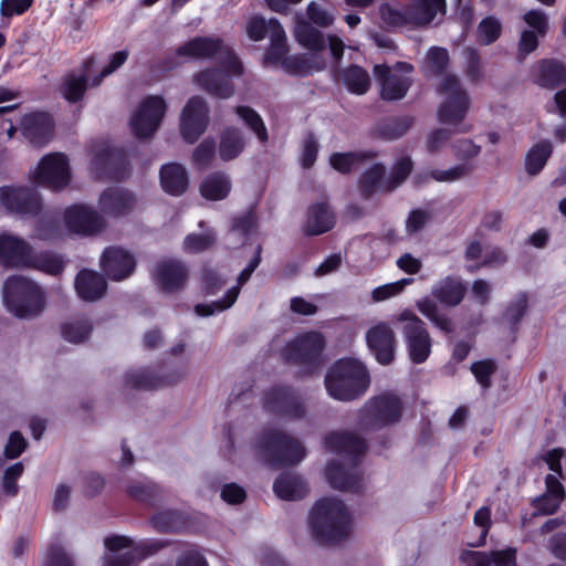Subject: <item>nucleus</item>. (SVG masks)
I'll return each instance as SVG.
<instances>
[{"label":"nucleus","instance_id":"obj_1","mask_svg":"<svg viewBox=\"0 0 566 566\" xmlns=\"http://www.w3.org/2000/svg\"><path fill=\"white\" fill-rule=\"evenodd\" d=\"M328 450L346 458V463L332 462L326 468V479L332 488L358 492L361 475L358 470L359 457L366 450L365 441L349 432H333L325 439Z\"/></svg>","mask_w":566,"mask_h":566},{"label":"nucleus","instance_id":"obj_2","mask_svg":"<svg viewBox=\"0 0 566 566\" xmlns=\"http://www.w3.org/2000/svg\"><path fill=\"white\" fill-rule=\"evenodd\" d=\"M311 526L318 541L335 544L349 536L352 518L348 509L340 500L324 497L311 512Z\"/></svg>","mask_w":566,"mask_h":566},{"label":"nucleus","instance_id":"obj_3","mask_svg":"<svg viewBox=\"0 0 566 566\" xmlns=\"http://www.w3.org/2000/svg\"><path fill=\"white\" fill-rule=\"evenodd\" d=\"M467 287L464 283L454 276L448 275L436 282L431 289L430 297H423L417 302V308L436 327L444 333L453 332L452 321L441 312L436 301L447 306L454 307L464 298Z\"/></svg>","mask_w":566,"mask_h":566},{"label":"nucleus","instance_id":"obj_4","mask_svg":"<svg viewBox=\"0 0 566 566\" xmlns=\"http://www.w3.org/2000/svg\"><path fill=\"white\" fill-rule=\"evenodd\" d=\"M369 382L365 366L350 358L336 361L325 377L328 395L343 401L354 400L364 395Z\"/></svg>","mask_w":566,"mask_h":566},{"label":"nucleus","instance_id":"obj_5","mask_svg":"<svg viewBox=\"0 0 566 566\" xmlns=\"http://www.w3.org/2000/svg\"><path fill=\"white\" fill-rule=\"evenodd\" d=\"M7 310L19 318H32L44 308V295L33 281L21 275L8 277L2 290Z\"/></svg>","mask_w":566,"mask_h":566},{"label":"nucleus","instance_id":"obj_6","mask_svg":"<svg viewBox=\"0 0 566 566\" xmlns=\"http://www.w3.org/2000/svg\"><path fill=\"white\" fill-rule=\"evenodd\" d=\"M255 447L262 460L274 467L296 464L306 455L298 440L276 429L261 432Z\"/></svg>","mask_w":566,"mask_h":566},{"label":"nucleus","instance_id":"obj_7","mask_svg":"<svg viewBox=\"0 0 566 566\" xmlns=\"http://www.w3.org/2000/svg\"><path fill=\"white\" fill-rule=\"evenodd\" d=\"M439 92L446 96L438 109L439 122L448 125H460L454 130L455 133L470 132L471 125H461L468 113L470 99L467 91L461 86L458 76L453 74L444 75L441 80Z\"/></svg>","mask_w":566,"mask_h":566},{"label":"nucleus","instance_id":"obj_8","mask_svg":"<svg viewBox=\"0 0 566 566\" xmlns=\"http://www.w3.org/2000/svg\"><path fill=\"white\" fill-rule=\"evenodd\" d=\"M177 54L196 60L216 59L229 73L241 74L243 66L233 50L219 38L197 36L177 49Z\"/></svg>","mask_w":566,"mask_h":566},{"label":"nucleus","instance_id":"obj_9","mask_svg":"<svg viewBox=\"0 0 566 566\" xmlns=\"http://www.w3.org/2000/svg\"><path fill=\"white\" fill-rule=\"evenodd\" d=\"M403 403L394 394L385 392L370 398L359 410L357 424L363 430H377L400 420Z\"/></svg>","mask_w":566,"mask_h":566},{"label":"nucleus","instance_id":"obj_10","mask_svg":"<svg viewBox=\"0 0 566 566\" xmlns=\"http://www.w3.org/2000/svg\"><path fill=\"white\" fill-rule=\"evenodd\" d=\"M325 339L321 333L307 332L296 336L282 349L283 358L292 364L306 367L312 373L322 365Z\"/></svg>","mask_w":566,"mask_h":566},{"label":"nucleus","instance_id":"obj_11","mask_svg":"<svg viewBox=\"0 0 566 566\" xmlns=\"http://www.w3.org/2000/svg\"><path fill=\"white\" fill-rule=\"evenodd\" d=\"M397 322L403 324L401 332L410 360L413 364L426 361L431 353L432 340L423 321L413 312L405 310L397 316Z\"/></svg>","mask_w":566,"mask_h":566},{"label":"nucleus","instance_id":"obj_12","mask_svg":"<svg viewBox=\"0 0 566 566\" xmlns=\"http://www.w3.org/2000/svg\"><path fill=\"white\" fill-rule=\"evenodd\" d=\"M413 66L407 62H398L394 67L384 64L374 66V75L380 85V96L386 101H398L407 95L411 85L409 74Z\"/></svg>","mask_w":566,"mask_h":566},{"label":"nucleus","instance_id":"obj_13","mask_svg":"<svg viewBox=\"0 0 566 566\" xmlns=\"http://www.w3.org/2000/svg\"><path fill=\"white\" fill-rule=\"evenodd\" d=\"M167 109L166 101L158 95L146 97L133 114L130 127L138 138H147L158 129Z\"/></svg>","mask_w":566,"mask_h":566},{"label":"nucleus","instance_id":"obj_14","mask_svg":"<svg viewBox=\"0 0 566 566\" xmlns=\"http://www.w3.org/2000/svg\"><path fill=\"white\" fill-rule=\"evenodd\" d=\"M209 106L201 96H192L180 115V134L189 143H196L209 125Z\"/></svg>","mask_w":566,"mask_h":566},{"label":"nucleus","instance_id":"obj_15","mask_svg":"<svg viewBox=\"0 0 566 566\" xmlns=\"http://www.w3.org/2000/svg\"><path fill=\"white\" fill-rule=\"evenodd\" d=\"M33 180L41 186L57 190L69 185L71 170L69 160L62 153L45 155L33 172Z\"/></svg>","mask_w":566,"mask_h":566},{"label":"nucleus","instance_id":"obj_16","mask_svg":"<svg viewBox=\"0 0 566 566\" xmlns=\"http://www.w3.org/2000/svg\"><path fill=\"white\" fill-rule=\"evenodd\" d=\"M105 546L112 552L125 549L112 557L108 560L107 566H132L136 562L145 558L147 555L159 551L164 547V544L156 541L133 546L130 539L125 536H111L105 538Z\"/></svg>","mask_w":566,"mask_h":566},{"label":"nucleus","instance_id":"obj_17","mask_svg":"<svg viewBox=\"0 0 566 566\" xmlns=\"http://www.w3.org/2000/svg\"><path fill=\"white\" fill-rule=\"evenodd\" d=\"M0 206L8 212L34 217L42 208L38 192L28 187H0Z\"/></svg>","mask_w":566,"mask_h":566},{"label":"nucleus","instance_id":"obj_18","mask_svg":"<svg viewBox=\"0 0 566 566\" xmlns=\"http://www.w3.org/2000/svg\"><path fill=\"white\" fill-rule=\"evenodd\" d=\"M238 75L229 73L227 66L218 64V67H208L195 73L192 82L206 93L227 99L235 92L231 77Z\"/></svg>","mask_w":566,"mask_h":566},{"label":"nucleus","instance_id":"obj_19","mask_svg":"<svg viewBox=\"0 0 566 566\" xmlns=\"http://www.w3.org/2000/svg\"><path fill=\"white\" fill-rule=\"evenodd\" d=\"M366 343L375 356L376 360L381 365H389L395 359L396 354V335L388 323L379 322L366 332Z\"/></svg>","mask_w":566,"mask_h":566},{"label":"nucleus","instance_id":"obj_20","mask_svg":"<svg viewBox=\"0 0 566 566\" xmlns=\"http://www.w3.org/2000/svg\"><path fill=\"white\" fill-rule=\"evenodd\" d=\"M546 491L532 501L534 512L522 517V527H527L535 517L554 514L565 499V490L558 476L548 474L545 478Z\"/></svg>","mask_w":566,"mask_h":566},{"label":"nucleus","instance_id":"obj_21","mask_svg":"<svg viewBox=\"0 0 566 566\" xmlns=\"http://www.w3.org/2000/svg\"><path fill=\"white\" fill-rule=\"evenodd\" d=\"M264 407L271 412L291 419L302 418L305 413L300 397L287 387H273L266 391Z\"/></svg>","mask_w":566,"mask_h":566},{"label":"nucleus","instance_id":"obj_22","mask_svg":"<svg viewBox=\"0 0 566 566\" xmlns=\"http://www.w3.org/2000/svg\"><path fill=\"white\" fill-rule=\"evenodd\" d=\"M65 226L70 232L78 234H95L102 231L106 223L93 208L74 205L65 210Z\"/></svg>","mask_w":566,"mask_h":566},{"label":"nucleus","instance_id":"obj_23","mask_svg":"<svg viewBox=\"0 0 566 566\" xmlns=\"http://www.w3.org/2000/svg\"><path fill=\"white\" fill-rule=\"evenodd\" d=\"M261 247L259 245L256 249L255 256L249 262V264L241 271V273L238 276V284L235 286H232L230 290L227 291L224 297L220 301L212 302L209 304H198L195 307V312L199 316H210L213 315L217 312H222L224 310L230 308L237 301L241 286L247 283L254 270L259 266L261 258Z\"/></svg>","mask_w":566,"mask_h":566},{"label":"nucleus","instance_id":"obj_24","mask_svg":"<svg viewBox=\"0 0 566 566\" xmlns=\"http://www.w3.org/2000/svg\"><path fill=\"white\" fill-rule=\"evenodd\" d=\"M137 205L135 196L120 187L105 189L98 198V208L108 217H123L130 213Z\"/></svg>","mask_w":566,"mask_h":566},{"label":"nucleus","instance_id":"obj_25","mask_svg":"<svg viewBox=\"0 0 566 566\" xmlns=\"http://www.w3.org/2000/svg\"><path fill=\"white\" fill-rule=\"evenodd\" d=\"M101 265L111 280L122 281L134 271L135 259L128 251L118 247H111L104 251Z\"/></svg>","mask_w":566,"mask_h":566},{"label":"nucleus","instance_id":"obj_26","mask_svg":"<svg viewBox=\"0 0 566 566\" xmlns=\"http://www.w3.org/2000/svg\"><path fill=\"white\" fill-rule=\"evenodd\" d=\"M32 250V247L20 237L0 235V263L6 266L25 268Z\"/></svg>","mask_w":566,"mask_h":566},{"label":"nucleus","instance_id":"obj_27","mask_svg":"<svg viewBox=\"0 0 566 566\" xmlns=\"http://www.w3.org/2000/svg\"><path fill=\"white\" fill-rule=\"evenodd\" d=\"M23 136L35 147L48 144L53 136V120L46 113H32L21 119Z\"/></svg>","mask_w":566,"mask_h":566},{"label":"nucleus","instance_id":"obj_28","mask_svg":"<svg viewBox=\"0 0 566 566\" xmlns=\"http://www.w3.org/2000/svg\"><path fill=\"white\" fill-rule=\"evenodd\" d=\"M155 277L163 291L171 293L185 286L188 279V270L180 261L165 260L158 263Z\"/></svg>","mask_w":566,"mask_h":566},{"label":"nucleus","instance_id":"obj_29","mask_svg":"<svg viewBox=\"0 0 566 566\" xmlns=\"http://www.w3.org/2000/svg\"><path fill=\"white\" fill-rule=\"evenodd\" d=\"M335 224V214L327 202L312 205L307 209L304 232L318 235L329 231Z\"/></svg>","mask_w":566,"mask_h":566},{"label":"nucleus","instance_id":"obj_30","mask_svg":"<svg viewBox=\"0 0 566 566\" xmlns=\"http://www.w3.org/2000/svg\"><path fill=\"white\" fill-rule=\"evenodd\" d=\"M185 371L174 374L169 377H156L148 369L133 370L125 375V386L134 389H159L179 381Z\"/></svg>","mask_w":566,"mask_h":566},{"label":"nucleus","instance_id":"obj_31","mask_svg":"<svg viewBox=\"0 0 566 566\" xmlns=\"http://www.w3.org/2000/svg\"><path fill=\"white\" fill-rule=\"evenodd\" d=\"M95 64L94 57H88L83 64L81 74L70 73L60 86L61 95L70 103H76L82 99L86 88L92 66Z\"/></svg>","mask_w":566,"mask_h":566},{"label":"nucleus","instance_id":"obj_32","mask_svg":"<svg viewBox=\"0 0 566 566\" xmlns=\"http://www.w3.org/2000/svg\"><path fill=\"white\" fill-rule=\"evenodd\" d=\"M75 290L82 300L93 302L104 295L106 282L97 272L84 269L75 279Z\"/></svg>","mask_w":566,"mask_h":566},{"label":"nucleus","instance_id":"obj_33","mask_svg":"<svg viewBox=\"0 0 566 566\" xmlns=\"http://www.w3.org/2000/svg\"><path fill=\"white\" fill-rule=\"evenodd\" d=\"M163 189L172 196H180L188 189L189 179L186 168L177 163L166 164L160 169Z\"/></svg>","mask_w":566,"mask_h":566},{"label":"nucleus","instance_id":"obj_34","mask_svg":"<svg viewBox=\"0 0 566 566\" xmlns=\"http://www.w3.org/2000/svg\"><path fill=\"white\" fill-rule=\"evenodd\" d=\"M275 494L283 500L296 501L307 494L306 483L300 475L293 473L281 474L273 484Z\"/></svg>","mask_w":566,"mask_h":566},{"label":"nucleus","instance_id":"obj_35","mask_svg":"<svg viewBox=\"0 0 566 566\" xmlns=\"http://www.w3.org/2000/svg\"><path fill=\"white\" fill-rule=\"evenodd\" d=\"M270 45L264 54V62L266 64L284 65V60L287 59V38L283 27L279 22L271 23Z\"/></svg>","mask_w":566,"mask_h":566},{"label":"nucleus","instance_id":"obj_36","mask_svg":"<svg viewBox=\"0 0 566 566\" xmlns=\"http://www.w3.org/2000/svg\"><path fill=\"white\" fill-rule=\"evenodd\" d=\"M294 36L296 41L311 51H322L325 40L321 31L304 20L302 15L295 17Z\"/></svg>","mask_w":566,"mask_h":566},{"label":"nucleus","instance_id":"obj_37","mask_svg":"<svg viewBox=\"0 0 566 566\" xmlns=\"http://www.w3.org/2000/svg\"><path fill=\"white\" fill-rule=\"evenodd\" d=\"M231 190V181L223 172L208 175L200 185V193L209 200H222Z\"/></svg>","mask_w":566,"mask_h":566},{"label":"nucleus","instance_id":"obj_38","mask_svg":"<svg viewBox=\"0 0 566 566\" xmlns=\"http://www.w3.org/2000/svg\"><path fill=\"white\" fill-rule=\"evenodd\" d=\"M537 83L543 87L555 88L566 83V64L545 60L539 64Z\"/></svg>","mask_w":566,"mask_h":566},{"label":"nucleus","instance_id":"obj_39","mask_svg":"<svg viewBox=\"0 0 566 566\" xmlns=\"http://www.w3.org/2000/svg\"><path fill=\"white\" fill-rule=\"evenodd\" d=\"M388 185L385 178V167L376 164L366 170L359 180V190L364 198L368 199L377 191L388 192L385 186Z\"/></svg>","mask_w":566,"mask_h":566},{"label":"nucleus","instance_id":"obj_40","mask_svg":"<svg viewBox=\"0 0 566 566\" xmlns=\"http://www.w3.org/2000/svg\"><path fill=\"white\" fill-rule=\"evenodd\" d=\"M245 145L243 134L238 128H227L220 136L219 156L223 161L237 158Z\"/></svg>","mask_w":566,"mask_h":566},{"label":"nucleus","instance_id":"obj_41","mask_svg":"<svg viewBox=\"0 0 566 566\" xmlns=\"http://www.w3.org/2000/svg\"><path fill=\"white\" fill-rule=\"evenodd\" d=\"M284 69L296 75H308L322 71L325 62L315 54H302L289 56L284 60Z\"/></svg>","mask_w":566,"mask_h":566},{"label":"nucleus","instance_id":"obj_42","mask_svg":"<svg viewBox=\"0 0 566 566\" xmlns=\"http://www.w3.org/2000/svg\"><path fill=\"white\" fill-rule=\"evenodd\" d=\"M439 12H446V0H416L409 17L417 24H428Z\"/></svg>","mask_w":566,"mask_h":566},{"label":"nucleus","instance_id":"obj_43","mask_svg":"<svg viewBox=\"0 0 566 566\" xmlns=\"http://www.w3.org/2000/svg\"><path fill=\"white\" fill-rule=\"evenodd\" d=\"M346 88L354 94L363 95L370 86V77L366 70L358 65H350L339 74Z\"/></svg>","mask_w":566,"mask_h":566},{"label":"nucleus","instance_id":"obj_44","mask_svg":"<svg viewBox=\"0 0 566 566\" xmlns=\"http://www.w3.org/2000/svg\"><path fill=\"white\" fill-rule=\"evenodd\" d=\"M25 268L35 269L50 275H57L64 269V261L53 253L41 252L36 254L32 251Z\"/></svg>","mask_w":566,"mask_h":566},{"label":"nucleus","instance_id":"obj_45","mask_svg":"<svg viewBox=\"0 0 566 566\" xmlns=\"http://www.w3.org/2000/svg\"><path fill=\"white\" fill-rule=\"evenodd\" d=\"M122 155L117 150L106 149L97 154L94 158L93 165L97 171L101 170L99 176H107L114 179L122 178L123 174L117 166L120 164Z\"/></svg>","mask_w":566,"mask_h":566},{"label":"nucleus","instance_id":"obj_46","mask_svg":"<svg viewBox=\"0 0 566 566\" xmlns=\"http://www.w3.org/2000/svg\"><path fill=\"white\" fill-rule=\"evenodd\" d=\"M553 146L549 142L534 145L526 155L525 169L530 175H537L552 155Z\"/></svg>","mask_w":566,"mask_h":566},{"label":"nucleus","instance_id":"obj_47","mask_svg":"<svg viewBox=\"0 0 566 566\" xmlns=\"http://www.w3.org/2000/svg\"><path fill=\"white\" fill-rule=\"evenodd\" d=\"M449 64V53L444 48H431L424 59V73L428 75L442 74Z\"/></svg>","mask_w":566,"mask_h":566},{"label":"nucleus","instance_id":"obj_48","mask_svg":"<svg viewBox=\"0 0 566 566\" xmlns=\"http://www.w3.org/2000/svg\"><path fill=\"white\" fill-rule=\"evenodd\" d=\"M237 115L256 135L260 142L268 140V130L261 116L249 106L235 107Z\"/></svg>","mask_w":566,"mask_h":566},{"label":"nucleus","instance_id":"obj_49","mask_svg":"<svg viewBox=\"0 0 566 566\" xmlns=\"http://www.w3.org/2000/svg\"><path fill=\"white\" fill-rule=\"evenodd\" d=\"M91 332L92 324L87 319H77L65 323L61 327L63 338L74 344H78L87 339Z\"/></svg>","mask_w":566,"mask_h":566},{"label":"nucleus","instance_id":"obj_50","mask_svg":"<svg viewBox=\"0 0 566 566\" xmlns=\"http://www.w3.org/2000/svg\"><path fill=\"white\" fill-rule=\"evenodd\" d=\"M413 163L409 157H401L398 159L391 170L390 176L387 178L388 185L385 186L387 191H392L401 186L412 171Z\"/></svg>","mask_w":566,"mask_h":566},{"label":"nucleus","instance_id":"obj_51","mask_svg":"<svg viewBox=\"0 0 566 566\" xmlns=\"http://www.w3.org/2000/svg\"><path fill=\"white\" fill-rule=\"evenodd\" d=\"M409 117H394L385 120L379 127V134L387 139H397L403 136L411 127Z\"/></svg>","mask_w":566,"mask_h":566},{"label":"nucleus","instance_id":"obj_52","mask_svg":"<svg viewBox=\"0 0 566 566\" xmlns=\"http://www.w3.org/2000/svg\"><path fill=\"white\" fill-rule=\"evenodd\" d=\"M63 230L57 220L49 214L42 216L35 226V237L40 240L51 241L61 238Z\"/></svg>","mask_w":566,"mask_h":566},{"label":"nucleus","instance_id":"obj_53","mask_svg":"<svg viewBox=\"0 0 566 566\" xmlns=\"http://www.w3.org/2000/svg\"><path fill=\"white\" fill-rule=\"evenodd\" d=\"M463 54L465 59L464 75L472 83H476L483 80V64L476 50L472 48H465Z\"/></svg>","mask_w":566,"mask_h":566},{"label":"nucleus","instance_id":"obj_54","mask_svg":"<svg viewBox=\"0 0 566 566\" xmlns=\"http://www.w3.org/2000/svg\"><path fill=\"white\" fill-rule=\"evenodd\" d=\"M502 33L501 21L495 17L484 18L478 27L479 39L482 44L490 45L495 42Z\"/></svg>","mask_w":566,"mask_h":566},{"label":"nucleus","instance_id":"obj_55","mask_svg":"<svg viewBox=\"0 0 566 566\" xmlns=\"http://www.w3.org/2000/svg\"><path fill=\"white\" fill-rule=\"evenodd\" d=\"M279 22L276 19L265 20L260 15L251 17L245 27V32L250 40L259 42L265 38V35H271V23Z\"/></svg>","mask_w":566,"mask_h":566},{"label":"nucleus","instance_id":"obj_56","mask_svg":"<svg viewBox=\"0 0 566 566\" xmlns=\"http://www.w3.org/2000/svg\"><path fill=\"white\" fill-rule=\"evenodd\" d=\"M412 282L413 279L405 277L392 283L380 285L373 290L371 300L377 303L394 297L400 294L403 291V289L407 285L411 284Z\"/></svg>","mask_w":566,"mask_h":566},{"label":"nucleus","instance_id":"obj_57","mask_svg":"<svg viewBox=\"0 0 566 566\" xmlns=\"http://www.w3.org/2000/svg\"><path fill=\"white\" fill-rule=\"evenodd\" d=\"M216 241V233L212 230H208L202 234H189L184 241V249L190 253L202 252L211 247Z\"/></svg>","mask_w":566,"mask_h":566},{"label":"nucleus","instance_id":"obj_58","mask_svg":"<svg viewBox=\"0 0 566 566\" xmlns=\"http://www.w3.org/2000/svg\"><path fill=\"white\" fill-rule=\"evenodd\" d=\"M216 154V143L212 139H203L192 153V164L199 169H206Z\"/></svg>","mask_w":566,"mask_h":566},{"label":"nucleus","instance_id":"obj_59","mask_svg":"<svg viewBox=\"0 0 566 566\" xmlns=\"http://www.w3.org/2000/svg\"><path fill=\"white\" fill-rule=\"evenodd\" d=\"M363 158L364 155L360 153H334L329 157V163L335 170L347 174L356 167Z\"/></svg>","mask_w":566,"mask_h":566},{"label":"nucleus","instance_id":"obj_60","mask_svg":"<svg viewBox=\"0 0 566 566\" xmlns=\"http://www.w3.org/2000/svg\"><path fill=\"white\" fill-rule=\"evenodd\" d=\"M496 365L491 359L475 361L471 365L472 374L483 388L491 386V377L494 375Z\"/></svg>","mask_w":566,"mask_h":566},{"label":"nucleus","instance_id":"obj_61","mask_svg":"<svg viewBox=\"0 0 566 566\" xmlns=\"http://www.w3.org/2000/svg\"><path fill=\"white\" fill-rule=\"evenodd\" d=\"M525 23L535 31L541 38L548 31V18L546 13L538 9H532L523 15Z\"/></svg>","mask_w":566,"mask_h":566},{"label":"nucleus","instance_id":"obj_62","mask_svg":"<svg viewBox=\"0 0 566 566\" xmlns=\"http://www.w3.org/2000/svg\"><path fill=\"white\" fill-rule=\"evenodd\" d=\"M470 169L467 165H457L449 169H432L430 176L438 182H453L467 176Z\"/></svg>","mask_w":566,"mask_h":566},{"label":"nucleus","instance_id":"obj_63","mask_svg":"<svg viewBox=\"0 0 566 566\" xmlns=\"http://www.w3.org/2000/svg\"><path fill=\"white\" fill-rule=\"evenodd\" d=\"M23 470V464L17 462L4 471L2 486L8 495L14 496L18 494L19 488L17 481L22 475Z\"/></svg>","mask_w":566,"mask_h":566},{"label":"nucleus","instance_id":"obj_64","mask_svg":"<svg viewBox=\"0 0 566 566\" xmlns=\"http://www.w3.org/2000/svg\"><path fill=\"white\" fill-rule=\"evenodd\" d=\"M256 227L255 216L252 211L235 217L231 226V233L247 238Z\"/></svg>","mask_w":566,"mask_h":566}]
</instances>
